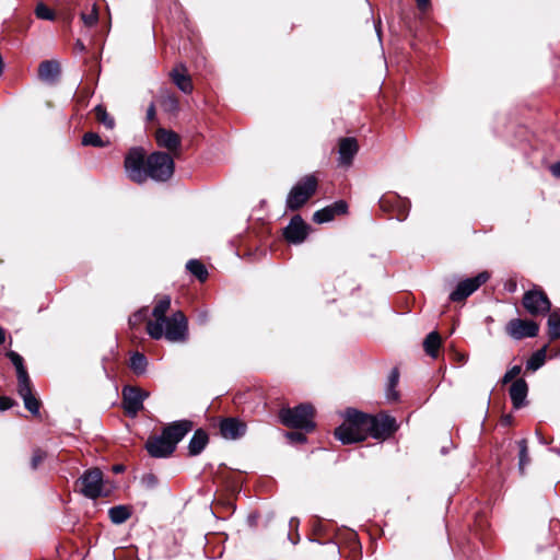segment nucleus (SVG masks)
<instances>
[{"label":"nucleus","mask_w":560,"mask_h":560,"mask_svg":"<svg viewBox=\"0 0 560 560\" xmlns=\"http://www.w3.org/2000/svg\"><path fill=\"white\" fill-rule=\"evenodd\" d=\"M536 436L541 444H548V441L541 435L539 431H536Z\"/></svg>","instance_id":"obj_48"},{"label":"nucleus","mask_w":560,"mask_h":560,"mask_svg":"<svg viewBox=\"0 0 560 560\" xmlns=\"http://www.w3.org/2000/svg\"><path fill=\"white\" fill-rule=\"evenodd\" d=\"M293 523H296L294 520H291L290 524L293 526Z\"/></svg>","instance_id":"obj_54"},{"label":"nucleus","mask_w":560,"mask_h":560,"mask_svg":"<svg viewBox=\"0 0 560 560\" xmlns=\"http://www.w3.org/2000/svg\"><path fill=\"white\" fill-rule=\"evenodd\" d=\"M550 172L555 177L560 178V161L550 166Z\"/></svg>","instance_id":"obj_45"},{"label":"nucleus","mask_w":560,"mask_h":560,"mask_svg":"<svg viewBox=\"0 0 560 560\" xmlns=\"http://www.w3.org/2000/svg\"><path fill=\"white\" fill-rule=\"evenodd\" d=\"M174 84L185 94H190L194 90L190 75L184 65H179L171 72Z\"/></svg>","instance_id":"obj_20"},{"label":"nucleus","mask_w":560,"mask_h":560,"mask_svg":"<svg viewBox=\"0 0 560 560\" xmlns=\"http://www.w3.org/2000/svg\"><path fill=\"white\" fill-rule=\"evenodd\" d=\"M199 320H200L201 323H205V322L207 320V316H206V315H200V316H199Z\"/></svg>","instance_id":"obj_52"},{"label":"nucleus","mask_w":560,"mask_h":560,"mask_svg":"<svg viewBox=\"0 0 560 560\" xmlns=\"http://www.w3.org/2000/svg\"><path fill=\"white\" fill-rule=\"evenodd\" d=\"M429 4H430V0H417V5L422 11L427 10Z\"/></svg>","instance_id":"obj_46"},{"label":"nucleus","mask_w":560,"mask_h":560,"mask_svg":"<svg viewBox=\"0 0 560 560\" xmlns=\"http://www.w3.org/2000/svg\"><path fill=\"white\" fill-rule=\"evenodd\" d=\"M5 340L4 330L0 327V345L3 343Z\"/></svg>","instance_id":"obj_50"},{"label":"nucleus","mask_w":560,"mask_h":560,"mask_svg":"<svg viewBox=\"0 0 560 560\" xmlns=\"http://www.w3.org/2000/svg\"><path fill=\"white\" fill-rule=\"evenodd\" d=\"M78 482L81 485V493L89 499L107 495L104 490L103 472L98 468L85 470Z\"/></svg>","instance_id":"obj_5"},{"label":"nucleus","mask_w":560,"mask_h":560,"mask_svg":"<svg viewBox=\"0 0 560 560\" xmlns=\"http://www.w3.org/2000/svg\"><path fill=\"white\" fill-rule=\"evenodd\" d=\"M358 150H359V145L354 138H352V137L341 138L339 140V148H338L339 165L350 166L353 158L358 153Z\"/></svg>","instance_id":"obj_16"},{"label":"nucleus","mask_w":560,"mask_h":560,"mask_svg":"<svg viewBox=\"0 0 560 560\" xmlns=\"http://www.w3.org/2000/svg\"><path fill=\"white\" fill-rule=\"evenodd\" d=\"M121 394L124 409L132 417L143 408V401L149 396L147 390L136 386H125Z\"/></svg>","instance_id":"obj_9"},{"label":"nucleus","mask_w":560,"mask_h":560,"mask_svg":"<svg viewBox=\"0 0 560 560\" xmlns=\"http://www.w3.org/2000/svg\"><path fill=\"white\" fill-rule=\"evenodd\" d=\"M523 306L530 315H545L550 311L551 303L539 290H529L524 294Z\"/></svg>","instance_id":"obj_10"},{"label":"nucleus","mask_w":560,"mask_h":560,"mask_svg":"<svg viewBox=\"0 0 560 560\" xmlns=\"http://www.w3.org/2000/svg\"><path fill=\"white\" fill-rule=\"evenodd\" d=\"M207 444H208L207 433L201 429L196 430L189 441V444H188L189 455H191V456L199 455L205 450Z\"/></svg>","instance_id":"obj_24"},{"label":"nucleus","mask_w":560,"mask_h":560,"mask_svg":"<svg viewBox=\"0 0 560 560\" xmlns=\"http://www.w3.org/2000/svg\"><path fill=\"white\" fill-rule=\"evenodd\" d=\"M141 483L147 488V489H153L156 487L158 485V478L153 475V474H145L142 476L141 478Z\"/></svg>","instance_id":"obj_40"},{"label":"nucleus","mask_w":560,"mask_h":560,"mask_svg":"<svg viewBox=\"0 0 560 560\" xmlns=\"http://www.w3.org/2000/svg\"><path fill=\"white\" fill-rule=\"evenodd\" d=\"M108 516L112 523L122 524L131 516V510L127 505H116L108 510Z\"/></svg>","instance_id":"obj_26"},{"label":"nucleus","mask_w":560,"mask_h":560,"mask_svg":"<svg viewBox=\"0 0 560 560\" xmlns=\"http://www.w3.org/2000/svg\"><path fill=\"white\" fill-rule=\"evenodd\" d=\"M75 48H77L79 51H84L85 46H84V44H83L80 39H78V40H77V43H75Z\"/></svg>","instance_id":"obj_49"},{"label":"nucleus","mask_w":560,"mask_h":560,"mask_svg":"<svg viewBox=\"0 0 560 560\" xmlns=\"http://www.w3.org/2000/svg\"><path fill=\"white\" fill-rule=\"evenodd\" d=\"M156 142L160 147L168 150H176L180 145L178 135L172 130L163 128L156 131Z\"/></svg>","instance_id":"obj_23"},{"label":"nucleus","mask_w":560,"mask_h":560,"mask_svg":"<svg viewBox=\"0 0 560 560\" xmlns=\"http://www.w3.org/2000/svg\"><path fill=\"white\" fill-rule=\"evenodd\" d=\"M155 116V107L153 104H151L147 110V117L149 120L153 119Z\"/></svg>","instance_id":"obj_47"},{"label":"nucleus","mask_w":560,"mask_h":560,"mask_svg":"<svg viewBox=\"0 0 560 560\" xmlns=\"http://www.w3.org/2000/svg\"><path fill=\"white\" fill-rule=\"evenodd\" d=\"M441 346V337L436 331L430 332L424 341H423V348L428 355L432 358L438 357V351Z\"/></svg>","instance_id":"obj_27"},{"label":"nucleus","mask_w":560,"mask_h":560,"mask_svg":"<svg viewBox=\"0 0 560 560\" xmlns=\"http://www.w3.org/2000/svg\"><path fill=\"white\" fill-rule=\"evenodd\" d=\"M163 106L166 110L175 112L178 109V101L174 95H167L163 98Z\"/></svg>","instance_id":"obj_39"},{"label":"nucleus","mask_w":560,"mask_h":560,"mask_svg":"<svg viewBox=\"0 0 560 560\" xmlns=\"http://www.w3.org/2000/svg\"><path fill=\"white\" fill-rule=\"evenodd\" d=\"M35 14L42 20L52 21L55 19V13L44 3L36 5Z\"/></svg>","instance_id":"obj_35"},{"label":"nucleus","mask_w":560,"mask_h":560,"mask_svg":"<svg viewBox=\"0 0 560 560\" xmlns=\"http://www.w3.org/2000/svg\"><path fill=\"white\" fill-rule=\"evenodd\" d=\"M317 180L314 175H307L299 180L287 197L289 210L300 209L316 191Z\"/></svg>","instance_id":"obj_4"},{"label":"nucleus","mask_w":560,"mask_h":560,"mask_svg":"<svg viewBox=\"0 0 560 560\" xmlns=\"http://www.w3.org/2000/svg\"><path fill=\"white\" fill-rule=\"evenodd\" d=\"M124 167L127 177L137 184H143L151 178L155 182H166L174 174V161L165 152H153L147 156L141 147L129 149L125 156Z\"/></svg>","instance_id":"obj_1"},{"label":"nucleus","mask_w":560,"mask_h":560,"mask_svg":"<svg viewBox=\"0 0 560 560\" xmlns=\"http://www.w3.org/2000/svg\"><path fill=\"white\" fill-rule=\"evenodd\" d=\"M95 118L96 120L104 125L107 129H113L115 126L114 118L106 112V108L103 105H97L94 107Z\"/></svg>","instance_id":"obj_30"},{"label":"nucleus","mask_w":560,"mask_h":560,"mask_svg":"<svg viewBox=\"0 0 560 560\" xmlns=\"http://www.w3.org/2000/svg\"><path fill=\"white\" fill-rule=\"evenodd\" d=\"M548 336L551 340L560 337V315L550 313L548 317Z\"/></svg>","instance_id":"obj_33"},{"label":"nucleus","mask_w":560,"mask_h":560,"mask_svg":"<svg viewBox=\"0 0 560 560\" xmlns=\"http://www.w3.org/2000/svg\"><path fill=\"white\" fill-rule=\"evenodd\" d=\"M399 381V372L398 369H393L388 376V386L396 387Z\"/></svg>","instance_id":"obj_42"},{"label":"nucleus","mask_w":560,"mask_h":560,"mask_svg":"<svg viewBox=\"0 0 560 560\" xmlns=\"http://www.w3.org/2000/svg\"><path fill=\"white\" fill-rule=\"evenodd\" d=\"M81 19L85 26H89V27L94 26L98 21V14H97L95 5H93L90 13H82Z\"/></svg>","instance_id":"obj_36"},{"label":"nucleus","mask_w":560,"mask_h":560,"mask_svg":"<svg viewBox=\"0 0 560 560\" xmlns=\"http://www.w3.org/2000/svg\"><path fill=\"white\" fill-rule=\"evenodd\" d=\"M191 429L192 422L189 420L174 421L163 429L161 435L150 438L145 443V450L152 457H168Z\"/></svg>","instance_id":"obj_2"},{"label":"nucleus","mask_w":560,"mask_h":560,"mask_svg":"<svg viewBox=\"0 0 560 560\" xmlns=\"http://www.w3.org/2000/svg\"><path fill=\"white\" fill-rule=\"evenodd\" d=\"M279 418L285 427L302 429L311 432L315 428L314 408L310 404H300L294 408H283L279 412Z\"/></svg>","instance_id":"obj_3"},{"label":"nucleus","mask_w":560,"mask_h":560,"mask_svg":"<svg viewBox=\"0 0 560 560\" xmlns=\"http://www.w3.org/2000/svg\"><path fill=\"white\" fill-rule=\"evenodd\" d=\"M308 233V225L300 215H294L288 226L284 229V237L293 244L302 243Z\"/></svg>","instance_id":"obj_13"},{"label":"nucleus","mask_w":560,"mask_h":560,"mask_svg":"<svg viewBox=\"0 0 560 560\" xmlns=\"http://www.w3.org/2000/svg\"><path fill=\"white\" fill-rule=\"evenodd\" d=\"M82 144L83 145H92V147H96V148H102L105 145L102 138L95 132H86L82 137Z\"/></svg>","instance_id":"obj_34"},{"label":"nucleus","mask_w":560,"mask_h":560,"mask_svg":"<svg viewBox=\"0 0 560 560\" xmlns=\"http://www.w3.org/2000/svg\"><path fill=\"white\" fill-rule=\"evenodd\" d=\"M60 74V65L56 60H45L39 63L38 77L45 82H55Z\"/></svg>","instance_id":"obj_22"},{"label":"nucleus","mask_w":560,"mask_h":560,"mask_svg":"<svg viewBox=\"0 0 560 560\" xmlns=\"http://www.w3.org/2000/svg\"><path fill=\"white\" fill-rule=\"evenodd\" d=\"M7 357L10 359L16 370L18 383L30 380L27 371L24 366L23 358L15 351H8Z\"/></svg>","instance_id":"obj_25"},{"label":"nucleus","mask_w":560,"mask_h":560,"mask_svg":"<svg viewBox=\"0 0 560 560\" xmlns=\"http://www.w3.org/2000/svg\"><path fill=\"white\" fill-rule=\"evenodd\" d=\"M521 371H522V369L520 365L512 366L503 375L502 383L503 384L510 383L512 380H514L521 373Z\"/></svg>","instance_id":"obj_38"},{"label":"nucleus","mask_w":560,"mask_h":560,"mask_svg":"<svg viewBox=\"0 0 560 560\" xmlns=\"http://www.w3.org/2000/svg\"><path fill=\"white\" fill-rule=\"evenodd\" d=\"M170 306L171 298L165 295L161 298L153 307L152 315L155 320H149L147 324V331L153 339H161L163 337V322H165V315Z\"/></svg>","instance_id":"obj_8"},{"label":"nucleus","mask_w":560,"mask_h":560,"mask_svg":"<svg viewBox=\"0 0 560 560\" xmlns=\"http://www.w3.org/2000/svg\"><path fill=\"white\" fill-rule=\"evenodd\" d=\"M133 318H135V322H136V320H138V315H137V314H135V315H133Z\"/></svg>","instance_id":"obj_53"},{"label":"nucleus","mask_w":560,"mask_h":560,"mask_svg":"<svg viewBox=\"0 0 560 560\" xmlns=\"http://www.w3.org/2000/svg\"><path fill=\"white\" fill-rule=\"evenodd\" d=\"M345 421L350 423L351 425L358 427L362 431L369 433V425H373L374 420H372V416L361 412L353 408H348L345 411Z\"/></svg>","instance_id":"obj_19"},{"label":"nucleus","mask_w":560,"mask_h":560,"mask_svg":"<svg viewBox=\"0 0 560 560\" xmlns=\"http://www.w3.org/2000/svg\"><path fill=\"white\" fill-rule=\"evenodd\" d=\"M386 398L388 401H396L398 399V392L396 390V387H390L387 385Z\"/></svg>","instance_id":"obj_43"},{"label":"nucleus","mask_w":560,"mask_h":560,"mask_svg":"<svg viewBox=\"0 0 560 560\" xmlns=\"http://www.w3.org/2000/svg\"><path fill=\"white\" fill-rule=\"evenodd\" d=\"M490 278V273L488 271H482L478 273L476 277L467 278L463 281H459L456 285L455 290L450 294V301L452 302H462L466 300L469 295L476 292L482 284H485Z\"/></svg>","instance_id":"obj_7"},{"label":"nucleus","mask_w":560,"mask_h":560,"mask_svg":"<svg viewBox=\"0 0 560 560\" xmlns=\"http://www.w3.org/2000/svg\"><path fill=\"white\" fill-rule=\"evenodd\" d=\"M508 334L514 339L536 337L539 326L533 320H523L520 318L511 319L506 325Z\"/></svg>","instance_id":"obj_11"},{"label":"nucleus","mask_w":560,"mask_h":560,"mask_svg":"<svg viewBox=\"0 0 560 560\" xmlns=\"http://www.w3.org/2000/svg\"><path fill=\"white\" fill-rule=\"evenodd\" d=\"M527 393L528 386L525 380L518 378L512 383L510 387V397L515 409H520L525 406Z\"/></svg>","instance_id":"obj_21"},{"label":"nucleus","mask_w":560,"mask_h":560,"mask_svg":"<svg viewBox=\"0 0 560 560\" xmlns=\"http://www.w3.org/2000/svg\"><path fill=\"white\" fill-rule=\"evenodd\" d=\"M373 425H369V434L374 439H386L397 430L395 418L387 415L372 416Z\"/></svg>","instance_id":"obj_12"},{"label":"nucleus","mask_w":560,"mask_h":560,"mask_svg":"<svg viewBox=\"0 0 560 560\" xmlns=\"http://www.w3.org/2000/svg\"><path fill=\"white\" fill-rule=\"evenodd\" d=\"M347 209H348L347 202L343 200H339V201L334 202L330 206H327V207L316 211L313 215V220H314V222H316L318 224L326 223V222L334 220V218L337 214L346 213Z\"/></svg>","instance_id":"obj_17"},{"label":"nucleus","mask_w":560,"mask_h":560,"mask_svg":"<svg viewBox=\"0 0 560 560\" xmlns=\"http://www.w3.org/2000/svg\"><path fill=\"white\" fill-rule=\"evenodd\" d=\"M163 336L172 342L185 341L188 336L187 318L178 311L163 322Z\"/></svg>","instance_id":"obj_6"},{"label":"nucleus","mask_w":560,"mask_h":560,"mask_svg":"<svg viewBox=\"0 0 560 560\" xmlns=\"http://www.w3.org/2000/svg\"><path fill=\"white\" fill-rule=\"evenodd\" d=\"M46 456H47V454L43 450H40V448L34 450L33 456H32V459H31V467H32V469H34V470L37 469L38 466L44 462Z\"/></svg>","instance_id":"obj_37"},{"label":"nucleus","mask_w":560,"mask_h":560,"mask_svg":"<svg viewBox=\"0 0 560 560\" xmlns=\"http://www.w3.org/2000/svg\"><path fill=\"white\" fill-rule=\"evenodd\" d=\"M518 446V471L522 476L525 475L527 466L530 464L528 454L527 441L525 439L517 441Z\"/></svg>","instance_id":"obj_28"},{"label":"nucleus","mask_w":560,"mask_h":560,"mask_svg":"<svg viewBox=\"0 0 560 560\" xmlns=\"http://www.w3.org/2000/svg\"><path fill=\"white\" fill-rule=\"evenodd\" d=\"M285 435L292 442H296V443H304V442H306L305 434L301 433V432H288Z\"/></svg>","instance_id":"obj_41"},{"label":"nucleus","mask_w":560,"mask_h":560,"mask_svg":"<svg viewBox=\"0 0 560 560\" xmlns=\"http://www.w3.org/2000/svg\"><path fill=\"white\" fill-rule=\"evenodd\" d=\"M148 360L144 354L136 352L130 358V368L136 374H143L147 370Z\"/></svg>","instance_id":"obj_32"},{"label":"nucleus","mask_w":560,"mask_h":560,"mask_svg":"<svg viewBox=\"0 0 560 560\" xmlns=\"http://www.w3.org/2000/svg\"><path fill=\"white\" fill-rule=\"evenodd\" d=\"M18 393L23 399L24 407L33 415L39 413V401L32 393L31 380L18 383Z\"/></svg>","instance_id":"obj_18"},{"label":"nucleus","mask_w":560,"mask_h":560,"mask_svg":"<svg viewBox=\"0 0 560 560\" xmlns=\"http://www.w3.org/2000/svg\"><path fill=\"white\" fill-rule=\"evenodd\" d=\"M246 432L245 422L236 418H225L220 422V433L224 439L237 440Z\"/></svg>","instance_id":"obj_15"},{"label":"nucleus","mask_w":560,"mask_h":560,"mask_svg":"<svg viewBox=\"0 0 560 560\" xmlns=\"http://www.w3.org/2000/svg\"><path fill=\"white\" fill-rule=\"evenodd\" d=\"M13 406V400L9 397H0V410H8Z\"/></svg>","instance_id":"obj_44"},{"label":"nucleus","mask_w":560,"mask_h":560,"mask_svg":"<svg viewBox=\"0 0 560 560\" xmlns=\"http://www.w3.org/2000/svg\"><path fill=\"white\" fill-rule=\"evenodd\" d=\"M122 470H124V467H122L121 465H116V466H114V471H115V472H120V471H122Z\"/></svg>","instance_id":"obj_51"},{"label":"nucleus","mask_w":560,"mask_h":560,"mask_svg":"<svg viewBox=\"0 0 560 560\" xmlns=\"http://www.w3.org/2000/svg\"><path fill=\"white\" fill-rule=\"evenodd\" d=\"M368 434L369 433L362 431L358 427L351 425L347 421H345L335 430L336 439H338L342 444L361 442L365 440Z\"/></svg>","instance_id":"obj_14"},{"label":"nucleus","mask_w":560,"mask_h":560,"mask_svg":"<svg viewBox=\"0 0 560 560\" xmlns=\"http://www.w3.org/2000/svg\"><path fill=\"white\" fill-rule=\"evenodd\" d=\"M546 360V348H541L534 352L526 362V369L536 371L541 368Z\"/></svg>","instance_id":"obj_31"},{"label":"nucleus","mask_w":560,"mask_h":560,"mask_svg":"<svg viewBox=\"0 0 560 560\" xmlns=\"http://www.w3.org/2000/svg\"><path fill=\"white\" fill-rule=\"evenodd\" d=\"M187 270L197 277L198 280L205 281L208 277V271L205 265L198 259H190L186 264Z\"/></svg>","instance_id":"obj_29"}]
</instances>
